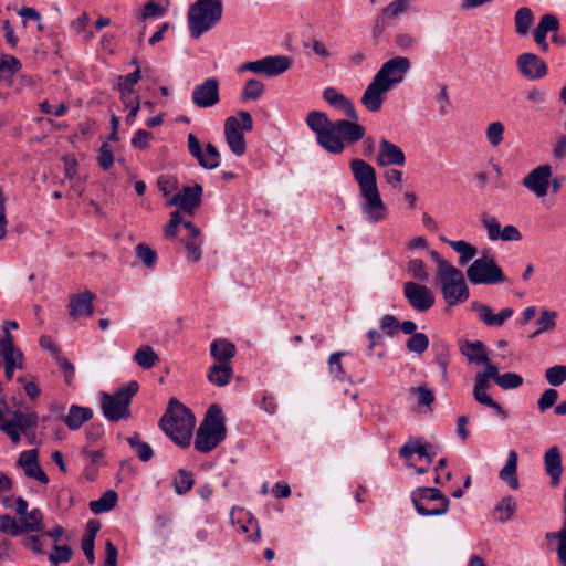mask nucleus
Segmentation results:
<instances>
[{"instance_id": "25", "label": "nucleus", "mask_w": 566, "mask_h": 566, "mask_svg": "<svg viewBox=\"0 0 566 566\" xmlns=\"http://www.w3.org/2000/svg\"><path fill=\"white\" fill-rule=\"evenodd\" d=\"M18 464L23 469L28 478L34 479L42 484L49 483V476L39 464L36 449L22 451L19 455Z\"/></svg>"}, {"instance_id": "36", "label": "nucleus", "mask_w": 566, "mask_h": 566, "mask_svg": "<svg viewBox=\"0 0 566 566\" xmlns=\"http://www.w3.org/2000/svg\"><path fill=\"white\" fill-rule=\"evenodd\" d=\"M0 355L4 360V365H17L22 367L23 354L15 348L11 334L6 335L0 340Z\"/></svg>"}, {"instance_id": "33", "label": "nucleus", "mask_w": 566, "mask_h": 566, "mask_svg": "<svg viewBox=\"0 0 566 566\" xmlns=\"http://www.w3.org/2000/svg\"><path fill=\"white\" fill-rule=\"evenodd\" d=\"M431 446L424 443L420 439L408 440L399 450V455L406 460H409L413 454H418L420 458H424L429 463L432 462L434 452L430 451Z\"/></svg>"}, {"instance_id": "64", "label": "nucleus", "mask_w": 566, "mask_h": 566, "mask_svg": "<svg viewBox=\"0 0 566 566\" xmlns=\"http://www.w3.org/2000/svg\"><path fill=\"white\" fill-rule=\"evenodd\" d=\"M548 94L543 90H537L533 87V112L545 113L548 111Z\"/></svg>"}, {"instance_id": "26", "label": "nucleus", "mask_w": 566, "mask_h": 566, "mask_svg": "<svg viewBox=\"0 0 566 566\" xmlns=\"http://www.w3.org/2000/svg\"><path fill=\"white\" fill-rule=\"evenodd\" d=\"M333 134L338 136L342 142L355 144L364 138L365 128L354 119H339L334 122Z\"/></svg>"}, {"instance_id": "38", "label": "nucleus", "mask_w": 566, "mask_h": 566, "mask_svg": "<svg viewBox=\"0 0 566 566\" xmlns=\"http://www.w3.org/2000/svg\"><path fill=\"white\" fill-rule=\"evenodd\" d=\"M557 316L555 311L542 310L534 322L533 338L553 332L556 328Z\"/></svg>"}, {"instance_id": "8", "label": "nucleus", "mask_w": 566, "mask_h": 566, "mask_svg": "<svg viewBox=\"0 0 566 566\" xmlns=\"http://www.w3.org/2000/svg\"><path fill=\"white\" fill-rule=\"evenodd\" d=\"M411 501L422 516L444 515L450 506V500L437 488H417L411 493Z\"/></svg>"}, {"instance_id": "17", "label": "nucleus", "mask_w": 566, "mask_h": 566, "mask_svg": "<svg viewBox=\"0 0 566 566\" xmlns=\"http://www.w3.org/2000/svg\"><path fill=\"white\" fill-rule=\"evenodd\" d=\"M230 520L235 530L251 542H258L261 537V530L258 520L243 507H233Z\"/></svg>"}, {"instance_id": "9", "label": "nucleus", "mask_w": 566, "mask_h": 566, "mask_svg": "<svg viewBox=\"0 0 566 566\" xmlns=\"http://www.w3.org/2000/svg\"><path fill=\"white\" fill-rule=\"evenodd\" d=\"M253 129V119L249 112L240 111L237 116H230L224 120L226 142L235 156L245 153L244 133Z\"/></svg>"}, {"instance_id": "47", "label": "nucleus", "mask_w": 566, "mask_h": 566, "mask_svg": "<svg viewBox=\"0 0 566 566\" xmlns=\"http://www.w3.org/2000/svg\"><path fill=\"white\" fill-rule=\"evenodd\" d=\"M127 442L130 446V448L136 452L140 461L146 462L153 458L154 451L148 443L140 441L139 434L135 433L128 437Z\"/></svg>"}, {"instance_id": "35", "label": "nucleus", "mask_w": 566, "mask_h": 566, "mask_svg": "<svg viewBox=\"0 0 566 566\" xmlns=\"http://www.w3.org/2000/svg\"><path fill=\"white\" fill-rule=\"evenodd\" d=\"M475 310L479 318L489 326H502L513 315V311L509 307L501 310L499 314H494L490 306L483 304L478 305Z\"/></svg>"}, {"instance_id": "51", "label": "nucleus", "mask_w": 566, "mask_h": 566, "mask_svg": "<svg viewBox=\"0 0 566 566\" xmlns=\"http://www.w3.org/2000/svg\"><path fill=\"white\" fill-rule=\"evenodd\" d=\"M517 509L516 502L513 497L507 496L504 497L501 502L495 506V516L501 522L509 521Z\"/></svg>"}, {"instance_id": "14", "label": "nucleus", "mask_w": 566, "mask_h": 566, "mask_svg": "<svg viewBox=\"0 0 566 566\" xmlns=\"http://www.w3.org/2000/svg\"><path fill=\"white\" fill-rule=\"evenodd\" d=\"M564 180V176H553L549 164L541 165L533 169V193L539 198L545 197L549 191L555 195L560 190Z\"/></svg>"}, {"instance_id": "60", "label": "nucleus", "mask_w": 566, "mask_h": 566, "mask_svg": "<svg viewBox=\"0 0 566 566\" xmlns=\"http://www.w3.org/2000/svg\"><path fill=\"white\" fill-rule=\"evenodd\" d=\"M73 552L67 545H54V552L49 555L51 566H59L72 558Z\"/></svg>"}, {"instance_id": "54", "label": "nucleus", "mask_w": 566, "mask_h": 566, "mask_svg": "<svg viewBox=\"0 0 566 566\" xmlns=\"http://www.w3.org/2000/svg\"><path fill=\"white\" fill-rule=\"evenodd\" d=\"M406 347L411 353L422 355L429 347V338L423 333L413 334L407 340Z\"/></svg>"}, {"instance_id": "23", "label": "nucleus", "mask_w": 566, "mask_h": 566, "mask_svg": "<svg viewBox=\"0 0 566 566\" xmlns=\"http://www.w3.org/2000/svg\"><path fill=\"white\" fill-rule=\"evenodd\" d=\"M482 223L488 232V238L491 241H518L522 238L515 226L509 224L501 229L500 222L494 217L484 216L482 218Z\"/></svg>"}, {"instance_id": "5", "label": "nucleus", "mask_w": 566, "mask_h": 566, "mask_svg": "<svg viewBox=\"0 0 566 566\" xmlns=\"http://www.w3.org/2000/svg\"><path fill=\"white\" fill-rule=\"evenodd\" d=\"M138 389V382L132 380L112 395L103 392L101 395V407L104 417L111 421L129 418V405Z\"/></svg>"}, {"instance_id": "57", "label": "nucleus", "mask_w": 566, "mask_h": 566, "mask_svg": "<svg viewBox=\"0 0 566 566\" xmlns=\"http://www.w3.org/2000/svg\"><path fill=\"white\" fill-rule=\"evenodd\" d=\"M564 500H565V507H564L565 523H564V526L562 527V530L559 532H557L556 534H554V536L558 541L557 557H558V560L562 566H566V488H565Z\"/></svg>"}, {"instance_id": "43", "label": "nucleus", "mask_w": 566, "mask_h": 566, "mask_svg": "<svg viewBox=\"0 0 566 566\" xmlns=\"http://www.w3.org/2000/svg\"><path fill=\"white\" fill-rule=\"evenodd\" d=\"M117 500V493L113 490H108L98 500L90 502V510L94 514L108 512L116 505Z\"/></svg>"}, {"instance_id": "13", "label": "nucleus", "mask_w": 566, "mask_h": 566, "mask_svg": "<svg viewBox=\"0 0 566 566\" xmlns=\"http://www.w3.org/2000/svg\"><path fill=\"white\" fill-rule=\"evenodd\" d=\"M411 67V62L406 56H395L386 61L374 76L388 90L400 84Z\"/></svg>"}, {"instance_id": "61", "label": "nucleus", "mask_w": 566, "mask_h": 566, "mask_svg": "<svg viewBox=\"0 0 566 566\" xmlns=\"http://www.w3.org/2000/svg\"><path fill=\"white\" fill-rule=\"evenodd\" d=\"M0 533L19 536L21 534L19 522L8 514L0 515Z\"/></svg>"}, {"instance_id": "32", "label": "nucleus", "mask_w": 566, "mask_h": 566, "mask_svg": "<svg viewBox=\"0 0 566 566\" xmlns=\"http://www.w3.org/2000/svg\"><path fill=\"white\" fill-rule=\"evenodd\" d=\"M235 353L234 344L228 339L218 338L210 344V355L216 360L214 364H231Z\"/></svg>"}, {"instance_id": "6", "label": "nucleus", "mask_w": 566, "mask_h": 566, "mask_svg": "<svg viewBox=\"0 0 566 566\" xmlns=\"http://www.w3.org/2000/svg\"><path fill=\"white\" fill-rule=\"evenodd\" d=\"M306 124L315 133L316 142L323 149L335 155L344 151V143L333 134L334 122L328 118L326 113L310 112L306 116Z\"/></svg>"}, {"instance_id": "18", "label": "nucleus", "mask_w": 566, "mask_h": 566, "mask_svg": "<svg viewBox=\"0 0 566 566\" xmlns=\"http://www.w3.org/2000/svg\"><path fill=\"white\" fill-rule=\"evenodd\" d=\"M15 513L20 515L18 521L22 533L42 532L44 530L43 514L40 509L28 512V502L23 497L15 499Z\"/></svg>"}, {"instance_id": "40", "label": "nucleus", "mask_w": 566, "mask_h": 566, "mask_svg": "<svg viewBox=\"0 0 566 566\" xmlns=\"http://www.w3.org/2000/svg\"><path fill=\"white\" fill-rule=\"evenodd\" d=\"M517 459V453L514 450H511L509 452L506 463L499 474L500 479L513 490L518 488V480L516 478Z\"/></svg>"}, {"instance_id": "45", "label": "nucleus", "mask_w": 566, "mask_h": 566, "mask_svg": "<svg viewBox=\"0 0 566 566\" xmlns=\"http://www.w3.org/2000/svg\"><path fill=\"white\" fill-rule=\"evenodd\" d=\"M13 418L18 423L20 431L24 437H29V431L34 430L38 427L39 417L35 411H15Z\"/></svg>"}, {"instance_id": "53", "label": "nucleus", "mask_w": 566, "mask_h": 566, "mask_svg": "<svg viewBox=\"0 0 566 566\" xmlns=\"http://www.w3.org/2000/svg\"><path fill=\"white\" fill-rule=\"evenodd\" d=\"M514 20L516 32L522 36H526L531 28V9L527 7L518 9Z\"/></svg>"}, {"instance_id": "12", "label": "nucleus", "mask_w": 566, "mask_h": 566, "mask_svg": "<svg viewBox=\"0 0 566 566\" xmlns=\"http://www.w3.org/2000/svg\"><path fill=\"white\" fill-rule=\"evenodd\" d=\"M467 276L473 284H497L504 281L502 270L489 258L474 260L467 269Z\"/></svg>"}, {"instance_id": "48", "label": "nucleus", "mask_w": 566, "mask_h": 566, "mask_svg": "<svg viewBox=\"0 0 566 566\" xmlns=\"http://www.w3.org/2000/svg\"><path fill=\"white\" fill-rule=\"evenodd\" d=\"M558 30L559 21L557 17L547 13L541 18L536 29L533 30V35H539L542 38V35L546 36L548 32L557 33Z\"/></svg>"}, {"instance_id": "55", "label": "nucleus", "mask_w": 566, "mask_h": 566, "mask_svg": "<svg viewBox=\"0 0 566 566\" xmlns=\"http://www.w3.org/2000/svg\"><path fill=\"white\" fill-rule=\"evenodd\" d=\"M505 127L501 122H492L485 130V136L491 146L497 147L504 139Z\"/></svg>"}, {"instance_id": "21", "label": "nucleus", "mask_w": 566, "mask_h": 566, "mask_svg": "<svg viewBox=\"0 0 566 566\" xmlns=\"http://www.w3.org/2000/svg\"><path fill=\"white\" fill-rule=\"evenodd\" d=\"M491 376H494V369L490 368L489 371L479 373L475 379V386L473 389L474 399L486 407L494 409L499 415L504 416V410L502 407L493 400V398L489 395V386Z\"/></svg>"}, {"instance_id": "1", "label": "nucleus", "mask_w": 566, "mask_h": 566, "mask_svg": "<svg viewBox=\"0 0 566 566\" xmlns=\"http://www.w3.org/2000/svg\"><path fill=\"white\" fill-rule=\"evenodd\" d=\"M349 166L359 187L361 198L359 209L364 219L369 223H379L386 220L389 216V209L378 190L375 168L358 158L353 159Z\"/></svg>"}, {"instance_id": "62", "label": "nucleus", "mask_w": 566, "mask_h": 566, "mask_svg": "<svg viewBox=\"0 0 566 566\" xmlns=\"http://www.w3.org/2000/svg\"><path fill=\"white\" fill-rule=\"evenodd\" d=\"M409 8V4L403 0H394L386 8L382 9L384 18H396L401 13L406 12Z\"/></svg>"}, {"instance_id": "28", "label": "nucleus", "mask_w": 566, "mask_h": 566, "mask_svg": "<svg viewBox=\"0 0 566 566\" xmlns=\"http://www.w3.org/2000/svg\"><path fill=\"white\" fill-rule=\"evenodd\" d=\"M323 98L331 106L342 111L348 118L358 120V114L353 102L334 87H326L323 91Z\"/></svg>"}, {"instance_id": "7", "label": "nucleus", "mask_w": 566, "mask_h": 566, "mask_svg": "<svg viewBox=\"0 0 566 566\" xmlns=\"http://www.w3.org/2000/svg\"><path fill=\"white\" fill-rule=\"evenodd\" d=\"M436 285L440 289L444 302L449 306L464 303L469 296V287L463 273L455 266L436 275Z\"/></svg>"}, {"instance_id": "50", "label": "nucleus", "mask_w": 566, "mask_h": 566, "mask_svg": "<svg viewBox=\"0 0 566 566\" xmlns=\"http://www.w3.org/2000/svg\"><path fill=\"white\" fill-rule=\"evenodd\" d=\"M436 352V361L441 369V375L447 379V368L450 359V346L444 342H439L433 345Z\"/></svg>"}, {"instance_id": "30", "label": "nucleus", "mask_w": 566, "mask_h": 566, "mask_svg": "<svg viewBox=\"0 0 566 566\" xmlns=\"http://www.w3.org/2000/svg\"><path fill=\"white\" fill-rule=\"evenodd\" d=\"M182 226L188 231L187 237L184 239L187 259L191 262H198L201 259L200 231L191 221H185Z\"/></svg>"}, {"instance_id": "10", "label": "nucleus", "mask_w": 566, "mask_h": 566, "mask_svg": "<svg viewBox=\"0 0 566 566\" xmlns=\"http://www.w3.org/2000/svg\"><path fill=\"white\" fill-rule=\"evenodd\" d=\"M140 69L136 67L133 73L127 75H119L117 81V90L119 91V98L125 106L129 109L126 116V123L133 125L140 109L139 96L135 94L134 86L140 81Z\"/></svg>"}, {"instance_id": "27", "label": "nucleus", "mask_w": 566, "mask_h": 566, "mask_svg": "<svg viewBox=\"0 0 566 566\" xmlns=\"http://www.w3.org/2000/svg\"><path fill=\"white\" fill-rule=\"evenodd\" d=\"M389 91L390 90H388V86H385L381 82L374 77L361 96V104L369 112L376 113L380 111L385 101V94Z\"/></svg>"}, {"instance_id": "42", "label": "nucleus", "mask_w": 566, "mask_h": 566, "mask_svg": "<svg viewBox=\"0 0 566 566\" xmlns=\"http://www.w3.org/2000/svg\"><path fill=\"white\" fill-rule=\"evenodd\" d=\"M133 360L142 368L150 369L159 361V356L153 347L144 345L136 350Z\"/></svg>"}, {"instance_id": "11", "label": "nucleus", "mask_w": 566, "mask_h": 566, "mask_svg": "<svg viewBox=\"0 0 566 566\" xmlns=\"http://www.w3.org/2000/svg\"><path fill=\"white\" fill-rule=\"evenodd\" d=\"M293 59L286 55H269L256 61L242 63L238 67V73L252 72L263 74L268 77H274L283 74L291 69Z\"/></svg>"}, {"instance_id": "20", "label": "nucleus", "mask_w": 566, "mask_h": 566, "mask_svg": "<svg viewBox=\"0 0 566 566\" xmlns=\"http://www.w3.org/2000/svg\"><path fill=\"white\" fill-rule=\"evenodd\" d=\"M192 103L199 108L212 107L219 103V82L217 78H206L192 91Z\"/></svg>"}, {"instance_id": "16", "label": "nucleus", "mask_w": 566, "mask_h": 566, "mask_svg": "<svg viewBox=\"0 0 566 566\" xmlns=\"http://www.w3.org/2000/svg\"><path fill=\"white\" fill-rule=\"evenodd\" d=\"M188 151L205 169H216L220 165V154L212 144H207L205 149L201 148L199 139L189 134L187 137Z\"/></svg>"}, {"instance_id": "39", "label": "nucleus", "mask_w": 566, "mask_h": 566, "mask_svg": "<svg viewBox=\"0 0 566 566\" xmlns=\"http://www.w3.org/2000/svg\"><path fill=\"white\" fill-rule=\"evenodd\" d=\"M233 368L231 364H213L208 370V380L218 386L228 385L232 378Z\"/></svg>"}, {"instance_id": "46", "label": "nucleus", "mask_w": 566, "mask_h": 566, "mask_svg": "<svg viewBox=\"0 0 566 566\" xmlns=\"http://www.w3.org/2000/svg\"><path fill=\"white\" fill-rule=\"evenodd\" d=\"M195 484L192 474L184 469L177 471L172 479V486L175 492L179 495H184L189 492Z\"/></svg>"}, {"instance_id": "49", "label": "nucleus", "mask_w": 566, "mask_h": 566, "mask_svg": "<svg viewBox=\"0 0 566 566\" xmlns=\"http://www.w3.org/2000/svg\"><path fill=\"white\" fill-rule=\"evenodd\" d=\"M138 260L148 269H154L157 264V252L146 243H138L135 248Z\"/></svg>"}, {"instance_id": "31", "label": "nucleus", "mask_w": 566, "mask_h": 566, "mask_svg": "<svg viewBox=\"0 0 566 566\" xmlns=\"http://www.w3.org/2000/svg\"><path fill=\"white\" fill-rule=\"evenodd\" d=\"M545 470L551 476L552 486L559 485L563 473L562 454L557 447H551L544 455Z\"/></svg>"}, {"instance_id": "58", "label": "nucleus", "mask_w": 566, "mask_h": 566, "mask_svg": "<svg viewBox=\"0 0 566 566\" xmlns=\"http://www.w3.org/2000/svg\"><path fill=\"white\" fill-rule=\"evenodd\" d=\"M64 174L65 177L73 181L72 188L78 192V195L82 193L83 189L80 184V180L76 179L77 175V161L74 158H64Z\"/></svg>"}, {"instance_id": "15", "label": "nucleus", "mask_w": 566, "mask_h": 566, "mask_svg": "<svg viewBox=\"0 0 566 566\" xmlns=\"http://www.w3.org/2000/svg\"><path fill=\"white\" fill-rule=\"evenodd\" d=\"M403 296L411 308L419 313L428 312L434 305V293L424 284L408 281L403 283Z\"/></svg>"}, {"instance_id": "52", "label": "nucleus", "mask_w": 566, "mask_h": 566, "mask_svg": "<svg viewBox=\"0 0 566 566\" xmlns=\"http://www.w3.org/2000/svg\"><path fill=\"white\" fill-rule=\"evenodd\" d=\"M264 91V84L260 80L250 78L243 87L242 98L244 101H258Z\"/></svg>"}, {"instance_id": "37", "label": "nucleus", "mask_w": 566, "mask_h": 566, "mask_svg": "<svg viewBox=\"0 0 566 566\" xmlns=\"http://www.w3.org/2000/svg\"><path fill=\"white\" fill-rule=\"evenodd\" d=\"M461 353L468 358L470 363L484 365L485 369H488V365H493L492 363H490L485 354V347L481 342L464 343L461 346Z\"/></svg>"}, {"instance_id": "24", "label": "nucleus", "mask_w": 566, "mask_h": 566, "mask_svg": "<svg viewBox=\"0 0 566 566\" xmlns=\"http://www.w3.org/2000/svg\"><path fill=\"white\" fill-rule=\"evenodd\" d=\"M376 161L381 167L403 166L406 164V156L399 146L386 138H381Z\"/></svg>"}, {"instance_id": "44", "label": "nucleus", "mask_w": 566, "mask_h": 566, "mask_svg": "<svg viewBox=\"0 0 566 566\" xmlns=\"http://www.w3.org/2000/svg\"><path fill=\"white\" fill-rule=\"evenodd\" d=\"M441 240L448 243L457 253L460 254L459 263L461 265L467 264L476 255V249L463 240L453 241L444 238H442Z\"/></svg>"}, {"instance_id": "34", "label": "nucleus", "mask_w": 566, "mask_h": 566, "mask_svg": "<svg viewBox=\"0 0 566 566\" xmlns=\"http://www.w3.org/2000/svg\"><path fill=\"white\" fill-rule=\"evenodd\" d=\"M93 417V410L88 407L72 405L64 418V423L70 430H78L86 421Z\"/></svg>"}, {"instance_id": "29", "label": "nucleus", "mask_w": 566, "mask_h": 566, "mask_svg": "<svg viewBox=\"0 0 566 566\" xmlns=\"http://www.w3.org/2000/svg\"><path fill=\"white\" fill-rule=\"evenodd\" d=\"M94 297V294L90 291L71 296L69 304L70 315L73 318L92 316Z\"/></svg>"}, {"instance_id": "3", "label": "nucleus", "mask_w": 566, "mask_h": 566, "mask_svg": "<svg viewBox=\"0 0 566 566\" xmlns=\"http://www.w3.org/2000/svg\"><path fill=\"white\" fill-rule=\"evenodd\" d=\"M222 0H196L189 6L187 23L191 38L199 39L213 29L222 19Z\"/></svg>"}, {"instance_id": "19", "label": "nucleus", "mask_w": 566, "mask_h": 566, "mask_svg": "<svg viewBox=\"0 0 566 566\" xmlns=\"http://www.w3.org/2000/svg\"><path fill=\"white\" fill-rule=\"evenodd\" d=\"M202 187L195 185L193 187H184L181 191L174 195L168 201V206H177L181 212L193 214L195 210L201 203Z\"/></svg>"}, {"instance_id": "63", "label": "nucleus", "mask_w": 566, "mask_h": 566, "mask_svg": "<svg viewBox=\"0 0 566 566\" xmlns=\"http://www.w3.org/2000/svg\"><path fill=\"white\" fill-rule=\"evenodd\" d=\"M97 163L103 170H108L113 166L114 155L108 144L104 143L101 146L97 155Z\"/></svg>"}, {"instance_id": "4", "label": "nucleus", "mask_w": 566, "mask_h": 566, "mask_svg": "<svg viewBox=\"0 0 566 566\" xmlns=\"http://www.w3.org/2000/svg\"><path fill=\"white\" fill-rule=\"evenodd\" d=\"M226 433L223 412L218 405H212L197 430L195 449L198 452L208 453L226 439Z\"/></svg>"}, {"instance_id": "41", "label": "nucleus", "mask_w": 566, "mask_h": 566, "mask_svg": "<svg viewBox=\"0 0 566 566\" xmlns=\"http://www.w3.org/2000/svg\"><path fill=\"white\" fill-rule=\"evenodd\" d=\"M490 368L494 369V376H491V379H494L504 390L517 388L523 384V378L518 374L505 373L500 375L495 365H488V369H484V371H489Z\"/></svg>"}, {"instance_id": "22", "label": "nucleus", "mask_w": 566, "mask_h": 566, "mask_svg": "<svg viewBox=\"0 0 566 566\" xmlns=\"http://www.w3.org/2000/svg\"><path fill=\"white\" fill-rule=\"evenodd\" d=\"M409 401L412 403V410L417 413H428L433 409L436 401L434 392L427 384L410 387L408 390Z\"/></svg>"}, {"instance_id": "56", "label": "nucleus", "mask_w": 566, "mask_h": 566, "mask_svg": "<svg viewBox=\"0 0 566 566\" xmlns=\"http://www.w3.org/2000/svg\"><path fill=\"white\" fill-rule=\"evenodd\" d=\"M407 271L411 277L419 282H427L429 280V273L426 264L420 259H412L407 264Z\"/></svg>"}, {"instance_id": "2", "label": "nucleus", "mask_w": 566, "mask_h": 566, "mask_svg": "<svg viewBox=\"0 0 566 566\" xmlns=\"http://www.w3.org/2000/svg\"><path fill=\"white\" fill-rule=\"evenodd\" d=\"M196 419L192 412L179 401L172 399L160 420L164 432L179 447L190 444Z\"/></svg>"}, {"instance_id": "59", "label": "nucleus", "mask_w": 566, "mask_h": 566, "mask_svg": "<svg viewBox=\"0 0 566 566\" xmlns=\"http://www.w3.org/2000/svg\"><path fill=\"white\" fill-rule=\"evenodd\" d=\"M545 378L552 386H560L566 381V366L555 365L545 371Z\"/></svg>"}]
</instances>
